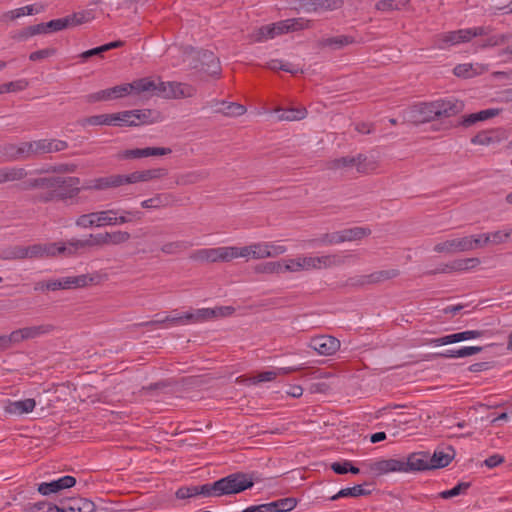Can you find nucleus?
I'll list each match as a JSON object with an SVG mask.
<instances>
[{
    "label": "nucleus",
    "mask_w": 512,
    "mask_h": 512,
    "mask_svg": "<svg viewBox=\"0 0 512 512\" xmlns=\"http://www.w3.org/2000/svg\"><path fill=\"white\" fill-rule=\"evenodd\" d=\"M80 178L75 176H50L30 178L22 182V190H38L31 195L34 204H46L53 201H67L82 191Z\"/></svg>",
    "instance_id": "f257e3e1"
},
{
    "label": "nucleus",
    "mask_w": 512,
    "mask_h": 512,
    "mask_svg": "<svg viewBox=\"0 0 512 512\" xmlns=\"http://www.w3.org/2000/svg\"><path fill=\"white\" fill-rule=\"evenodd\" d=\"M154 87L151 79L141 78L133 81L132 83H126L117 85L108 89L100 90L95 93H91L86 96V100L89 103H95L99 101H108L112 99L122 98L130 94H141Z\"/></svg>",
    "instance_id": "f03ea898"
},
{
    "label": "nucleus",
    "mask_w": 512,
    "mask_h": 512,
    "mask_svg": "<svg viewBox=\"0 0 512 512\" xmlns=\"http://www.w3.org/2000/svg\"><path fill=\"white\" fill-rule=\"evenodd\" d=\"M210 485L212 497H222L238 494L252 488L254 478L251 474L236 472L210 483Z\"/></svg>",
    "instance_id": "7ed1b4c3"
},
{
    "label": "nucleus",
    "mask_w": 512,
    "mask_h": 512,
    "mask_svg": "<svg viewBox=\"0 0 512 512\" xmlns=\"http://www.w3.org/2000/svg\"><path fill=\"white\" fill-rule=\"evenodd\" d=\"M100 276L95 274H82L77 276H67L60 279H52L48 281H39L35 283V291H56L66 289L84 288L92 284H97Z\"/></svg>",
    "instance_id": "20e7f679"
},
{
    "label": "nucleus",
    "mask_w": 512,
    "mask_h": 512,
    "mask_svg": "<svg viewBox=\"0 0 512 512\" xmlns=\"http://www.w3.org/2000/svg\"><path fill=\"white\" fill-rule=\"evenodd\" d=\"M345 257L338 254H330L323 256H304L289 260L286 269L289 272H297L301 270L328 269L343 265Z\"/></svg>",
    "instance_id": "39448f33"
},
{
    "label": "nucleus",
    "mask_w": 512,
    "mask_h": 512,
    "mask_svg": "<svg viewBox=\"0 0 512 512\" xmlns=\"http://www.w3.org/2000/svg\"><path fill=\"white\" fill-rule=\"evenodd\" d=\"M185 61L193 69L206 73L209 76H218L220 74V61L218 57L209 50H197L189 47L185 51Z\"/></svg>",
    "instance_id": "423d86ee"
},
{
    "label": "nucleus",
    "mask_w": 512,
    "mask_h": 512,
    "mask_svg": "<svg viewBox=\"0 0 512 512\" xmlns=\"http://www.w3.org/2000/svg\"><path fill=\"white\" fill-rule=\"evenodd\" d=\"M34 141L0 145V162L29 160L36 157Z\"/></svg>",
    "instance_id": "0eeeda50"
},
{
    "label": "nucleus",
    "mask_w": 512,
    "mask_h": 512,
    "mask_svg": "<svg viewBox=\"0 0 512 512\" xmlns=\"http://www.w3.org/2000/svg\"><path fill=\"white\" fill-rule=\"evenodd\" d=\"M486 33V29L481 26L445 32L438 35L437 45L438 48L445 49L450 45L469 42L472 38L486 35Z\"/></svg>",
    "instance_id": "6e6552de"
},
{
    "label": "nucleus",
    "mask_w": 512,
    "mask_h": 512,
    "mask_svg": "<svg viewBox=\"0 0 512 512\" xmlns=\"http://www.w3.org/2000/svg\"><path fill=\"white\" fill-rule=\"evenodd\" d=\"M118 212L119 210L116 209L97 211L96 215L99 227L116 226L132 222L133 220H140L142 215L139 211L121 210L120 215H118Z\"/></svg>",
    "instance_id": "1a4fd4ad"
},
{
    "label": "nucleus",
    "mask_w": 512,
    "mask_h": 512,
    "mask_svg": "<svg viewBox=\"0 0 512 512\" xmlns=\"http://www.w3.org/2000/svg\"><path fill=\"white\" fill-rule=\"evenodd\" d=\"M190 259L207 263L230 262L229 246L195 250L191 253Z\"/></svg>",
    "instance_id": "9d476101"
},
{
    "label": "nucleus",
    "mask_w": 512,
    "mask_h": 512,
    "mask_svg": "<svg viewBox=\"0 0 512 512\" xmlns=\"http://www.w3.org/2000/svg\"><path fill=\"white\" fill-rule=\"evenodd\" d=\"M309 347L320 355L330 356L339 350L340 341L333 336L320 335L310 340Z\"/></svg>",
    "instance_id": "9b49d317"
},
{
    "label": "nucleus",
    "mask_w": 512,
    "mask_h": 512,
    "mask_svg": "<svg viewBox=\"0 0 512 512\" xmlns=\"http://www.w3.org/2000/svg\"><path fill=\"white\" fill-rule=\"evenodd\" d=\"M344 0H298L299 9L306 13L334 11L342 8Z\"/></svg>",
    "instance_id": "f8f14e48"
},
{
    "label": "nucleus",
    "mask_w": 512,
    "mask_h": 512,
    "mask_svg": "<svg viewBox=\"0 0 512 512\" xmlns=\"http://www.w3.org/2000/svg\"><path fill=\"white\" fill-rule=\"evenodd\" d=\"M55 326L52 324H41L37 326L24 327L12 331L15 344L24 340L35 339L53 332Z\"/></svg>",
    "instance_id": "ddd939ff"
},
{
    "label": "nucleus",
    "mask_w": 512,
    "mask_h": 512,
    "mask_svg": "<svg viewBox=\"0 0 512 512\" xmlns=\"http://www.w3.org/2000/svg\"><path fill=\"white\" fill-rule=\"evenodd\" d=\"M283 34H285L284 24L283 21L281 20L272 24H267L256 28L249 35V38L253 42L261 43Z\"/></svg>",
    "instance_id": "4468645a"
},
{
    "label": "nucleus",
    "mask_w": 512,
    "mask_h": 512,
    "mask_svg": "<svg viewBox=\"0 0 512 512\" xmlns=\"http://www.w3.org/2000/svg\"><path fill=\"white\" fill-rule=\"evenodd\" d=\"M433 250L440 254H454L457 252L471 251V242L468 238H455L437 243Z\"/></svg>",
    "instance_id": "2eb2a0df"
},
{
    "label": "nucleus",
    "mask_w": 512,
    "mask_h": 512,
    "mask_svg": "<svg viewBox=\"0 0 512 512\" xmlns=\"http://www.w3.org/2000/svg\"><path fill=\"white\" fill-rule=\"evenodd\" d=\"M482 335H483V331L467 330V331H463V332L445 335V336L439 337V338L430 339L426 343L432 344L435 346H442V345L453 344V343H457V342H461V341H465V340H469V339L479 338Z\"/></svg>",
    "instance_id": "dca6fc26"
},
{
    "label": "nucleus",
    "mask_w": 512,
    "mask_h": 512,
    "mask_svg": "<svg viewBox=\"0 0 512 512\" xmlns=\"http://www.w3.org/2000/svg\"><path fill=\"white\" fill-rule=\"evenodd\" d=\"M76 484V479L73 476H63L57 480L51 482H43L38 485V492L44 496L52 493H58L63 489H68Z\"/></svg>",
    "instance_id": "f3484780"
},
{
    "label": "nucleus",
    "mask_w": 512,
    "mask_h": 512,
    "mask_svg": "<svg viewBox=\"0 0 512 512\" xmlns=\"http://www.w3.org/2000/svg\"><path fill=\"white\" fill-rule=\"evenodd\" d=\"M256 259L274 258L284 254L287 247L277 242H257L253 243Z\"/></svg>",
    "instance_id": "a211bd4d"
},
{
    "label": "nucleus",
    "mask_w": 512,
    "mask_h": 512,
    "mask_svg": "<svg viewBox=\"0 0 512 512\" xmlns=\"http://www.w3.org/2000/svg\"><path fill=\"white\" fill-rule=\"evenodd\" d=\"M437 110H439L438 116L442 117H453L464 110V102L454 97L436 100Z\"/></svg>",
    "instance_id": "6ab92c4d"
},
{
    "label": "nucleus",
    "mask_w": 512,
    "mask_h": 512,
    "mask_svg": "<svg viewBox=\"0 0 512 512\" xmlns=\"http://www.w3.org/2000/svg\"><path fill=\"white\" fill-rule=\"evenodd\" d=\"M405 473L414 471L432 470L429 463V454L425 452L412 453L404 459Z\"/></svg>",
    "instance_id": "aec40b11"
},
{
    "label": "nucleus",
    "mask_w": 512,
    "mask_h": 512,
    "mask_svg": "<svg viewBox=\"0 0 512 512\" xmlns=\"http://www.w3.org/2000/svg\"><path fill=\"white\" fill-rule=\"evenodd\" d=\"M36 157L43 154H49L65 150L68 143L57 139H40L34 141Z\"/></svg>",
    "instance_id": "412c9836"
},
{
    "label": "nucleus",
    "mask_w": 512,
    "mask_h": 512,
    "mask_svg": "<svg viewBox=\"0 0 512 512\" xmlns=\"http://www.w3.org/2000/svg\"><path fill=\"white\" fill-rule=\"evenodd\" d=\"M35 407L36 401L32 398H27L17 401L8 400L4 410L10 415H23L32 412Z\"/></svg>",
    "instance_id": "4be33fe9"
},
{
    "label": "nucleus",
    "mask_w": 512,
    "mask_h": 512,
    "mask_svg": "<svg viewBox=\"0 0 512 512\" xmlns=\"http://www.w3.org/2000/svg\"><path fill=\"white\" fill-rule=\"evenodd\" d=\"M371 469L381 475L390 472H405L404 459H386L375 462Z\"/></svg>",
    "instance_id": "5701e85b"
},
{
    "label": "nucleus",
    "mask_w": 512,
    "mask_h": 512,
    "mask_svg": "<svg viewBox=\"0 0 512 512\" xmlns=\"http://www.w3.org/2000/svg\"><path fill=\"white\" fill-rule=\"evenodd\" d=\"M211 485L210 483H206L203 485H195V486H184L180 487L176 491V497L178 499H188L196 496H203V497H212L211 492Z\"/></svg>",
    "instance_id": "b1692460"
},
{
    "label": "nucleus",
    "mask_w": 512,
    "mask_h": 512,
    "mask_svg": "<svg viewBox=\"0 0 512 512\" xmlns=\"http://www.w3.org/2000/svg\"><path fill=\"white\" fill-rule=\"evenodd\" d=\"M437 107L436 100L416 105L415 112L418 114V121L424 123L439 119Z\"/></svg>",
    "instance_id": "393cba45"
},
{
    "label": "nucleus",
    "mask_w": 512,
    "mask_h": 512,
    "mask_svg": "<svg viewBox=\"0 0 512 512\" xmlns=\"http://www.w3.org/2000/svg\"><path fill=\"white\" fill-rule=\"evenodd\" d=\"M27 175V170L22 167H0V185L9 182L22 181Z\"/></svg>",
    "instance_id": "a878e982"
},
{
    "label": "nucleus",
    "mask_w": 512,
    "mask_h": 512,
    "mask_svg": "<svg viewBox=\"0 0 512 512\" xmlns=\"http://www.w3.org/2000/svg\"><path fill=\"white\" fill-rule=\"evenodd\" d=\"M82 190H106L109 188H116L117 181L116 175H110L107 177H99L91 180L85 181V183L81 186Z\"/></svg>",
    "instance_id": "bb28decb"
},
{
    "label": "nucleus",
    "mask_w": 512,
    "mask_h": 512,
    "mask_svg": "<svg viewBox=\"0 0 512 512\" xmlns=\"http://www.w3.org/2000/svg\"><path fill=\"white\" fill-rule=\"evenodd\" d=\"M483 350L480 346L462 347L460 349H448L432 354L433 358H464L477 354Z\"/></svg>",
    "instance_id": "cd10ccee"
},
{
    "label": "nucleus",
    "mask_w": 512,
    "mask_h": 512,
    "mask_svg": "<svg viewBox=\"0 0 512 512\" xmlns=\"http://www.w3.org/2000/svg\"><path fill=\"white\" fill-rule=\"evenodd\" d=\"M170 86V90L168 91L167 98H189L193 97L196 94V88L187 83L175 82L172 81Z\"/></svg>",
    "instance_id": "c85d7f7f"
},
{
    "label": "nucleus",
    "mask_w": 512,
    "mask_h": 512,
    "mask_svg": "<svg viewBox=\"0 0 512 512\" xmlns=\"http://www.w3.org/2000/svg\"><path fill=\"white\" fill-rule=\"evenodd\" d=\"M500 113V109L497 108H489L485 110H481L476 113H472L462 117L461 125L464 127H469L475 124L478 121H485L487 119L493 118Z\"/></svg>",
    "instance_id": "c756f323"
},
{
    "label": "nucleus",
    "mask_w": 512,
    "mask_h": 512,
    "mask_svg": "<svg viewBox=\"0 0 512 512\" xmlns=\"http://www.w3.org/2000/svg\"><path fill=\"white\" fill-rule=\"evenodd\" d=\"M216 105L219 107L215 109V112L221 113L225 116L236 117L241 116L246 112V107L244 105L235 102L217 101Z\"/></svg>",
    "instance_id": "7c9ffc66"
},
{
    "label": "nucleus",
    "mask_w": 512,
    "mask_h": 512,
    "mask_svg": "<svg viewBox=\"0 0 512 512\" xmlns=\"http://www.w3.org/2000/svg\"><path fill=\"white\" fill-rule=\"evenodd\" d=\"M222 310L223 308H202L196 310L195 312H187L184 314V317L189 322H202L208 319L218 317V312Z\"/></svg>",
    "instance_id": "2f4dec72"
},
{
    "label": "nucleus",
    "mask_w": 512,
    "mask_h": 512,
    "mask_svg": "<svg viewBox=\"0 0 512 512\" xmlns=\"http://www.w3.org/2000/svg\"><path fill=\"white\" fill-rule=\"evenodd\" d=\"M354 43V38L347 35H341L336 37L322 38L318 41V47L325 48L330 47L332 49H340L346 45Z\"/></svg>",
    "instance_id": "473e14b6"
},
{
    "label": "nucleus",
    "mask_w": 512,
    "mask_h": 512,
    "mask_svg": "<svg viewBox=\"0 0 512 512\" xmlns=\"http://www.w3.org/2000/svg\"><path fill=\"white\" fill-rule=\"evenodd\" d=\"M209 172L207 170L191 171L181 174L177 177L176 183L178 185H191L208 179Z\"/></svg>",
    "instance_id": "72a5a7b5"
},
{
    "label": "nucleus",
    "mask_w": 512,
    "mask_h": 512,
    "mask_svg": "<svg viewBox=\"0 0 512 512\" xmlns=\"http://www.w3.org/2000/svg\"><path fill=\"white\" fill-rule=\"evenodd\" d=\"M277 119L279 121H297L302 120L307 116V110L304 107L278 109Z\"/></svg>",
    "instance_id": "f704fd0d"
},
{
    "label": "nucleus",
    "mask_w": 512,
    "mask_h": 512,
    "mask_svg": "<svg viewBox=\"0 0 512 512\" xmlns=\"http://www.w3.org/2000/svg\"><path fill=\"white\" fill-rule=\"evenodd\" d=\"M452 453L436 450L432 456H429V463L432 469L444 468L450 464L454 457V450L448 448Z\"/></svg>",
    "instance_id": "c9c22d12"
},
{
    "label": "nucleus",
    "mask_w": 512,
    "mask_h": 512,
    "mask_svg": "<svg viewBox=\"0 0 512 512\" xmlns=\"http://www.w3.org/2000/svg\"><path fill=\"white\" fill-rule=\"evenodd\" d=\"M286 264H289V261H275V262H265L258 264L255 267L256 273L261 274H279L288 271L285 267Z\"/></svg>",
    "instance_id": "e433bc0d"
},
{
    "label": "nucleus",
    "mask_w": 512,
    "mask_h": 512,
    "mask_svg": "<svg viewBox=\"0 0 512 512\" xmlns=\"http://www.w3.org/2000/svg\"><path fill=\"white\" fill-rule=\"evenodd\" d=\"M284 24V32L285 34L289 32L301 31L305 29H309L312 26V21L299 17V18H291L282 20Z\"/></svg>",
    "instance_id": "4c0bfd02"
},
{
    "label": "nucleus",
    "mask_w": 512,
    "mask_h": 512,
    "mask_svg": "<svg viewBox=\"0 0 512 512\" xmlns=\"http://www.w3.org/2000/svg\"><path fill=\"white\" fill-rule=\"evenodd\" d=\"M378 168V163L374 159H369L364 154L356 155V170L360 174H369Z\"/></svg>",
    "instance_id": "58836bf2"
},
{
    "label": "nucleus",
    "mask_w": 512,
    "mask_h": 512,
    "mask_svg": "<svg viewBox=\"0 0 512 512\" xmlns=\"http://www.w3.org/2000/svg\"><path fill=\"white\" fill-rule=\"evenodd\" d=\"M371 490L366 489L363 485H355L353 487H347L341 489L337 494L332 496L331 500H337L341 497H359V496H366L370 495Z\"/></svg>",
    "instance_id": "ea45409f"
},
{
    "label": "nucleus",
    "mask_w": 512,
    "mask_h": 512,
    "mask_svg": "<svg viewBox=\"0 0 512 512\" xmlns=\"http://www.w3.org/2000/svg\"><path fill=\"white\" fill-rule=\"evenodd\" d=\"M123 45V42L122 41H113V42H110V43H107V44H104L102 46H99V47H95V48H92L90 50H87V51H84L82 52L79 57L82 58L84 61L89 59L90 57L92 56H102L103 53L111 50V49H115V48H119Z\"/></svg>",
    "instance_id": "a19ab883"
},
{
    "label": "nucleus",
    "mask_w": 512,
    "mask_h": 512,
    "mask_svg": "<svg viewBox=\"0 0 512 512\" xmlns=\"http://www.w3.org/2000/svg\"><path fill=\"white\" fill-rule=\"evenodd\" d=\"M192 243L189 241L184 240H178V241H172L167 242L161 246V251L164 254L167 255H176L183 251L188 250L190 247H192Z\"/></svg>",
    "instance_id": "79ce46f5"
},
{
    "label": "nucleus",
    "mask_w": 512,
    "mask_h": 512,
    "mask_svg": "<svg viewBox=\"0 0 512 512\" xmlns=\"http://www.w3.org/2000/svg\"><path fill=\"white\" fill-rule=\"evenodd\" d=\"M341 237V243L346 241H355L362 239L363 237L371 233L370 229L363 227H354L339 231Z\"/></svg>",
    "instance_id": "37998d69"
},
{
    "label": "nucleus",
    "mask_w": 512,
    "mask_h": 512,
    "mask_svg": "<svg viewBox=\"0 0 512 512\" xmlns=\"http://www.w3.org/2000/svg\"><path fill=\"white\" fill-rule=\"evenodd\" d=\"M354 167L356 168V156H344L327 163V168L330 170H347Z\"/></svg>",
    "instance_id": "c03bdc74"
},
{
    "label": "nucleus",
    "mask_w": 512,
    "mask_h": 512,
    "mask_svg": "<svg viewBox=\"0 0 512 512\" xmlns=\"http://www.w3.org/2000/svg\"><path fill=\"white\" fill-rule=\"evenodd\" d=\"M105 237V245H121L128 242L131 238L129 232L126 231H112V232H104Z\"/></svg>",
    "instance_id": "a18cd8bd"
},
{
    "label": "nucleus",
    "mask_w": 512,
    "mask_h": 512,
    "mask_svg": "<svg viewBox=\"0 0 512 512\" xmlns=\"http://www.w3.org/2000/svg\"><path fill=\"white\" fill-rule=\"evenodd\" d=\"M399 275L400 271L398 269L380 270L368 274V281L370 282V284H377L396 278Z\"/></svg>",
    "instance_id": "49530a36"
},
{
    "label": "nucleus",
    "mask_w": 512,
    "mask_h": 512,
    "mask_svg": "<svg viewBox=\"0 0 512 512\" xmlns=\"http://www.w3.org/2000/svg\"><path fill=\"white\" fill-rule=\"evenodd\" d=\"M171 200L170 194H157L152 198L141 202V207L145 209H157L168 205Z\"/></svg>",
    "instance_id": "de8ad7c7"
},
{
    "label": "nucleus",
    "mask_w": 512,
    "mask_h": 512,
    "mask_svg": "<svg viewBox=\"0 0 512 512\" xmlns=\"http://www.w3.org/2000/svg\"><path fill=\"white\" fill-rule=\"evenodd\" d=\"M131 117L132 126H139L143 124L152 123L151 116L152 111L149 109L144 110H129Z\"/></svg>",
    "instance_id": "09e8293b"
},
{
    "label": "nucleus",
    "mask_w": 512,
    "mask_h": 512,
    "mask_svg": "<svg viewBox=\"0 0 512 512\" xmlns=\"http://www.w3.org/2000/svg\"><path fill=\"white\" fill-rule=\"evenodd\" d=\"M253 243L244 246V247H236V246H229V258L230 261L236 258H247L251 256L253 259H256V254L254 253Z\"/></svg>",
    "instance_id": "8fccbe9b"
},
{
    "label": "nucleus",
    "mask_w": 512,
    "mask_h": 512,
    "mask_svg": "<svg viewBox=\"0 0 512 512\" xmlns=\"http://www.w3.org/2000/svg\"><path fill=\"white\" fill-rule=\"evenodd\" d=\"M67 19V26L74 27L87 23L93 19L91 11L75 12L65 17Z\"/></svg>",
    "instance_id": "3c124183"
},
{
    "label": "nucleus",
    "mask_w": 512,
    "mask_h": 512,
    "mask_svg": "<svg viewBox=\"0 0 512 512\" xmlns=\"http://www.w3.org/2000/svg\"><path fill=\"white\" fill-rule=\"evenodd\" d=\"M0 260H24L23 246H9L0 250Z\"/></svg>",
    "instance_id": "603ef678"
},
{
    "label": "nucleus",
    "mask_w": 512,
    "mask_h": 512,
    "mask_svg": "<svg viewBox=\"0 0 512 512\" xmlns=\"http://www.w3.org/2000/svg\"><path fill=\"white\" fill-rule=\"evenodd\" d=\"M479 264L480 260L478 258L457 259L451 262L450 268H452L453 272H460L474 268Z\"/></svg>",
    "instance_id": "864d4df0"
},
{
    "label": "nucleus",
    "mask_w": 512,
    "mask_h": 512,
    "mask_svg": "<svg viewBox=\"0 0 512 512\" xmlns=\"http://www.w3.org/2000/svg\"><path fill=\"white\" fill-rule=\"evenodd\" d=\"M82 126L112 125V114L93 115L81 121Z\"/></svg>",
    "instance_id": "5fc2aeb1"
},
{
    "label": "nucleus",
    "mask_w": 512,
    "mask_h": 512,
    "mask_svg": "<svg viewBox=\"0 0 512 512\" xmlns=\"http://www.w3.org/2000/svg\"><path fill=\"white\" fill-rule=\"evenodd\" d=\"M75 224L77 227L87 229L91 227H99V223L97 222V215L96 212H91L87 214L80 215L76 221Z\"/></svg>",
    "instance_id": "6e6d98bb"
},
{
    "label": "nucleus",
    "mask_w": 512,
    "mask_h": 512,
    "mask_svg": "<svg viewBox=\"0 0 512 512\" xmlns=\"http://www.w3.org/2000/svg\"><path fill=\"white\" fill-rule=\"evenodd\" d=\"M406 2L404 1H396V0H380L375 4V8L378 11L382 12H390L395 10H400L404 7Z\"/></svg>",
    "instance_id": "4d7b16f0"
},
{
    "label": "nucleus",
    "mask_w": 512,
    "mask_h": 512,
    "mask_svg": "<svg viewBox=\"0 0 512 512\" xmlns=\"http://www.w3.org/2000/svg\"><path fill=\"white\" fill-rule=\"evenodd\" d=\"M267 68L271 70H283L285 72L291 73V74H297L300 69L295 67L291 63H284L282 60L279 59H272L266 64Z\"/></svg>",
    "instance_id": "13d9d810"
},
{
    "label": "nucleus",
    "mask_w": 512,
    "mask_h": 512,
    "mask_svg": "<svg viewBox=\"0 0 512 512\" xmlns=\"http://www.w3.org/2000/svg\"><path fill=\"white\" fill-rule=\"evenodd\" d=\"M470 486L471 484L469 482H460L452 489L442 491L439 496L443 499H450L465 494Z\"/></svg>",
    "instance_id": "bf43d9fd"
},
{
    "label": "nucleus",
    "mask_w": 512,
    "mask_h": 512,
    "mask_svg": "<svg viewBox=\"0 0 512 512\" xmlns=\"http://www.w3.org/2000/svg\"><path fill=\"white\" fill-rule=\"evenodd\" d=\"M24 259H40L44 258L43 244H33L23 246Z\"/></svg>",
    "instance_id": "052dcab7"
},
{
    "label": "nucleus",
    "mask_w": 512,
    "mask_h": 512,
    "mask_svg": "<svg viewBox=\"0 0 512 512\" xmlns=\"http://www.w3.org/2000/svg\"><path fill=\"white\" fill-rule=\"evenodd\" d=\"M141 177L142 182H147L150 180L160 179L168 175V170L166 168H153L142 170Z\"/></svg>",
    "instance_id": "680f3d73"
},
{
    "label": "nucleus",
    "mask_w": 512,
    "mask_h": 512,
    "mask_svg": "<svg viewBox=\"0 0 512 512\" xmlns=\"http://www.w3.org/2000/svg\"><path fill=\"white\" fill-rule=\"evenodd\" d=\"M28 86L26 80H17L0 85V94L22 91Z\"/></svg>",
    "instance_id": "e2e57ef3"
},
{
    "label": "nucleus",
    "mask_w": 512,
    "mask_h": 512,
    "mask_svg": "<svg viewBox=\"0 0 512 512\" xmlns=\"http://www.w3.org/2000/svg\"><path fill=\"white\" fill-rule=\"evenodd\" d=\"M118 160H130L144 158V148L121 150L116 154Z\"/></svg>",
    "instance_id": "0e129e2a"
},
{
    "label": "nucleus",
    "mask_w": 512,
    "mask_h": 512,
    "mask_svg": "<svg viewBox=\"0 0 512 512\" xmlns=\"http://www.w3.org/2000/svg\"><path fill=\"white\" fill-rule=\"evenodd\" d=\"M86 249L89 248H102L105 245V237L104 232L97 234H89L87 238L84 239Z\"/></svg>",
    "instance_id": "69168bd1"
},
{
    "label": "nucleus",
    "mask_w": 512,
    "mask_h": 512,
    "mask_svg": "<svg viewBox=\"0 0 512 512\" xmlns=\"http://www.w3.org/2000/svg\"><path fill=\"white\" fill-rule=\"evenodd\" d=\"M117 187L125 184H134L142 182L141 172L135 171L128 175L116 174Z\"/></svg>",
    "instance_id": "338daca9"
},
{
    "label": "nucleus",
    "mask_w": 512,
    "mask_h": 512,
    "mask_svg": "<svg viewBox=\"0 0 512 512\" xmlns=\"http://www.w3.org/2000/svg\"><path fill=\"white\" fill-rule=\"evenodd\" d=\"M130 111H122L112 114V125L113 126H132Z\"/></svg>",
    "instance_id": "774afa93"
}]
</instances>
